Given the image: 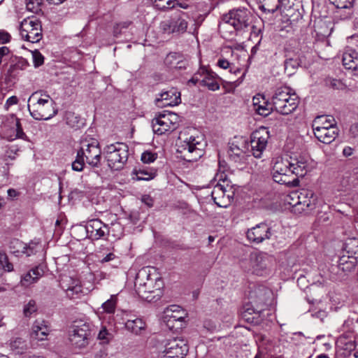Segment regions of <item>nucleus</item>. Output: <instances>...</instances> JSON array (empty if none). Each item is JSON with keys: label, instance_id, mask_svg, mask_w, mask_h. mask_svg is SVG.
<instances>
[{"label": "nucleus", "instance_id": "nucleus-1", "mask_svg": "<svg viewBox=\"0 0 358 358\" xmlns=\"http://www.w3.org/2000/svg\"><path fill=\"white\" fill-rule=\"evenodd\" d=\"M35 92L28 99L27 108L31 116L36 120H48L55 116L57 110L53 99L46 94Z\"/></svg>", "mask_w": 358, "mask_h": 358}, {"label": "nucleus", "instance_id": "nucleus-2", "mask_svg": "<svg viewBox=\"0 0 358 358\" xmlns=\"http://www.w3.org/2000/svg\"><path fill=\"white\" fill-rule=\"evenodd\" d=\"M214 180L217 182L211 192L212 198L218 206L227 208L234 196L231 182L224 172L217 173Z\"/></svg>", "mask_w": 358, "mask_h": 358}, {"label": "nucleus", "instance_id": "nucleus-3", "mask_svg": "<svg viewBox=\"0 0 358 358\" xmlns=\"http://www.w3.org/2000/svg\"><path fill=\"white\" fill-rule=\"evenodd\" d=\"M271 174L273 180L289 187H296L299 180L294 177L289 157H276L272 161Z\"/></svg>", "mask_w": 358, "mask_h": 358}, {"label": "nucleus", "instance_id": "nucleus-4", "mask_svg": "<svg viewBox=\"0 0 358 358\" xmlns=\"http://www.w3.org/2000/svg\"><path fill=\"white\" fill-rule=\"evenodd\" d=\"M290 92L291 90L289 87H281L276 89L272 96L274 108L282 115L290 114L298 107V96Z\"/></svg>", "mask_w": 358, "mask_h": 358}, {"label": "nucleus", "instance_id": "nucleus-5", "mask_svg": "<svg viewBox=\"0 0 358 358\" xmlns=\"http://www.w3.org/2000/svg\"><path fill=\"white\" fill-rule=\"evenodd\" d=\"M252 14L245 8L232 9L224 15L219 28L220 31L226 30L229 26L236 31H243L248 28L251 22Z\"/></svg>", "mask_w": 358, "mask_h": 358}, {"label": "nucleus", "instance_id": "nucleus-6", "mask_svg": "<svg viewBox=\"0 0 358 358\" xmlns=\"http://www.w3.org/2000/svg\"><path fill=\"white\" fill-rule=\"evenodd\" d=\"M103 154L108 166L114 170H120L128 159L129 148L124 143L116 142L106 145Z\"/></svg>", "mask_w": 358, "mask_h": 358}, {"label": "nucleus", "instance_id": "nucleus-7", "mask_svg": "<svg viewBox=\"0 0 358 358\" xmlns=\"http://www.w3.org/2000/svg\"><path fill=\"white\" fill-rule=\"evenodd\" d=\"M178 151L184 155L187 161H196L203 155V138L200 136H185L181 134Z\"/></svg>", "mask_w": 358, "mask_h": 358}, {"label": "nucleus", "instance_id": "nucleus-8", "mask_svg": "<svg viewBox=\"0 0 358 358\" xmlns=\"http://www.w3.org/2000/svg\"><path fill=\"white\" fill-rule=\"evenodd\" d=\"M180 117L174 113H159L152 120V131L158 135L173 131L179 125Z\"/></svg>", "mask_w": 358, "mask_h": 358}, {"label": "nucleus", "instance_id": "nucleus-9", "mask_svg": "<svg viewBox=\"0 0 358 358\" xmlns=\"http://www.w3.org/2000/svg\"><path fill=\"white\" fill-rule=\"evenodd\" d=\"M22 38L31 43H37L42 38V26L36 17L24 19L20 25Z\"/></svg>", "mask_w": 358, "mask_h": 358}, {"label": "nucleus", "instance_id": "nucleus-10", "mask_svg": "<svg viewBox=\"0 0 358 358\" xmlns=\"http://www.w3.org/2000/svg\"><path fill=\"white\" fill-rule=\"evenodd\" d=\"M188 350V345L184 339H167L165 341L164 350L160 352V358H184Z\"/></svg>", "mask_w": 358, "mask_h": 358}, {"label": "nucleus", "instance_id": "nucleus-11", "mask_svg": "<svg viewBox=\"0 0 358 358\" xmlns=\"http://www.w3.org/2000/svg\"><path fill=\"white\" fill-rule=\"evenodd\" d=\"M92 166H98L101 159V150L96 139H84L81 141L80 149L78 151Z\"/></svg>", "mask_w": 358, "mask_h": 358}, {"label": "nucleus", "instance_id": "nucleus-12", "mask_svg": "<svg viewBox=\"0 0 358 358\" xmlns=\"http://www.w3.org/2000/svg\"><path fill=\"white\" fill-rule=\"evenodd\" d=\"M218 79V76L215 73L205 67H201L189 80V83L206 87L210 91H217L220 89Z\"/></svg>", "mask_w": 358, "mask_h": 358}, {"label": "nucleus", "instance_id": "nucleus-13", "mask_svg": "<svg viewBox=\"0 0 358 358\" xmlns=\"http://www.w3.org/2000/svg\"><path fill=\"white\" fill-rule=\"evenodd\" d=\"M164 283L159 274H155L152 278L145 285V294L137 293L143 300L148 302L156 301L162 296V288Z\"/></svg>", "mask_w": 358, "mask_h": 358}, {"label": "nucleus", "instance_id": "nucleus-14", "mask_svg": "<svg viewBox=\"0 0 358 358\" xmlns=\"http://www.w3.org/2000/svg\"><path fill=\"white\" fill-rule=\"evenodd\" d=\"M90 335V324L81 322L73 326L69 339L76 348H82L87 345Z\"/></svg>", "mask_w": 358, "mask_h": 358}, {"label": "nucleus", "instance_id": "nucleus-15", "mask_svg": "<svg viewBox=\"0 0 358 358\" xmlns=\"http://www.w3.org/2000/svg\"><path fill=\"white\" fill-rule=\"evenodd\" d=\"M291 168L294 177L298 179L299 177H303L308 171L313 169V162L306 155H294L289 157Z\"/></svg>", "mask_w": 358, "mask_h": 358}, {"label": "nucleus", "instance_id": "nucleus-16", "mask_svg": "<svg viewBox=\"0 0 358 358\" xmlns=\"http://www.w3.org/2000/svg\"><path fill=\"white\" fill-rule=\"evenodd\" d=\"M269 135L268 131L262 129L254 131L251 135V152L256 158H260L266 148Z\"/></svg>", "mask_w": 358, "mask_h": 358}, {"label": "nucleus", "instance_id": "nucleus-17", "mask_svg": "<svg viewBox=\"0 0 358 358\" xmlns=\"http://www.w3.org/2000/svg\"><path fill=\"white\" fill-rule=\"evenodd\" d=\"M187 28V22L179 15L163 20L159 24L160 30L167 34L184 33Z\"/></svg>", "mask_w": 358, "mask_h": 358}, {"label": "nucleus", "instance_id": "nucleus-18", "mask_svg": "<svg viewBox=\"0 0 358 358\" xmlns=\"http://www.w3.org/2000/svg\"><path fill=\"white\" fill-rule=\"evenodd\" d=\"M250 266L252 272L262 275L271 264V258L266 253L253 252L250 255Z\"/></svg>", "mask_w": 358, "mask_h": 358}, {"label": "nucleus", "instance_id": "nucleus-19", "mask_svg": "<svg viewBox=\"0 0 358 358\" xmlns=\"http://www.w3.org/2000/svg\"><path fill=\"white\" fill-rule=\"evenodd\" d=\"M293 196L298 199V203H294L293 207L299 211H306L313 209L315 205L313 193L308 189H302L300 192H293Z\"/></svg>", "mask_w": 358, "mask_h": 358}, {"label": "nucleus", "instance_id": "nucleus-20", "mask_svg": "<svg viewBox=\"0 0 358 358\" xmlns=\"http://www.w3.org/2000/svg\"><path fill=\"white\" fill-rule=\"evenodd\" d=\"M155 274H159L156 268L152 266L143 267L138 271L136 275L134 287L136 293L145 294L144 286L153 278Z\"/></svg>", "mask_w": 358, "mask_h": 358}, {"label": "nucleus", "instance_id": "nucleus-21", "mask_svg": "<svg viewBox=\"0 0 358 358\" xmlns=\"http://www.w3.org/2000/svg\"><path fill=\"white\" fill-rule=\"evenodd\" d=\"M271 231L269 227L265 223H260L248 230V239L255 243H260L264 240L270 238Z\"/></svg>", "mask_w": 358, "mask_h": 358}, {"label": "nucleus", "instance_id": "nucleus-22", "mask_svg": "<svg viewBox=\"0 0 358 358\" xmlns=\"http://www.w3.org/2000/svg\"><path fill=\"white\" fill-rule=\"evenodd\" d=\"M158 107L174 106L181 102L180 93L174 88L160 93L155 99Z\"/></svg>", "mask_w": 358, "mask_h": 358}, {"label": "nucleus", "instance_id": "nucleus-23", "mask_svg": "<svg viewBox=\"0 0 358 358\" xmlns=\"http://www.w3.org/2000/svg\"><path fill=\"white\" fill-rule=\"evenodd\" d=\"M60 286L71 299L78 298L83 293L80 282L71 277H65L61 280Z\"/></svg>", "mask_w": 358, "mask_h": 358}, {"label": "nucleus", "instance_id": "nucleus-24", "mask_svg": "<svg viewBox=\"0 0 358 358\" xmlns=\"http://www.w3.org/2000/svg\"><path fill=\"white\" fill-rule=\"evenodd\" d=\"M164 314V322L170 329L175 328V322H181L184 318L183 310L180 306L176 305L166 308Z\"/></svg>", "mask_w": 358, "mask_h": 358}, {"label": "nucleus", "instance_id": "nucleus-25", "mask_svg": "<svg viewBox=\"0 0 358 358\" xmlns=\"http://www.w3.org/2000/svg\"><path fill=\"white\" fill-rule=\"evenodd\" d=\"M86 231L91 238L99 240L108 234L106 224L98 219L90 220L86 225Z\"/></svg>", "mask_w": 358, "mask_h": 358}, {"label": "nucleus", "instance_id": "nucleus-26", "mask_svg": "<svg viewBox=\"0 0 358 358\" xmlns=\"http://www.w3.org/2000/svg\"><path fill=\"white\" fill-rule=\"evenodd\" d=\"M337 353L343 357L349 356L355 349V342L352 334L348 332L337 339Z\"/></svg>", "mask_w": 358, "mask_h": 358}, {"label": "nucleus", "instance_id": "nucleus-27", "mask_svg": "<svg viewBox=\"0 0 358 358\" xmlns=\"http://www.w3.org/2000/svg\"><path fill=\"white\" fill-rule=\"evenodd\" d=\"M50 331L47 322L43 320H36L31 327V336L38 341H45Z\"/></svg>", "mask_w": 358, "mask_h": 358}, {"label": "nucleus", "instance_id": "nucleus-28", "mask_svg": "<svg viewBox=\"0 0 358 358\" xmlns=\"http://www.w3.org/2000/svg\"><path fill=\"white\" fill-rule=\"evenodd\" d=\"M44 274V267L43 266H36L25 273L21 279V285L23 287H29L36 282Z\"/></svg>", "mask_w": 358, "mask_h": 358}, {"label": "nucleus", "instance_id": "nucleus-29", "mask_svg": "<svg viewBox=\"0 0 358 358\" xmlns=\"http://www.w3.org/2000/svg\"><path fill=\"white\" fill-rule=\"evenodd\" d=\"M343 64L345 69L358 70V52L355 50L348 48L343 55Z\"/></svg>", "mask_w": 358, "mask_h": 358}, {"label": "nucleus", "instance_id": "nucleus-30", "mask_svg": "<svg viewBox=\"0 0 358 358\" xmlns=\"http://www.w3.org/2000/svg\"><path fill=\"white\" fill-rule=\"evenodd\" d=\"M252 104L254 110L260 115L267 116L270 114L271 108L264 95L258 94L253 96Z\"/></svg>", "mask_w": 358, "mask_h": 358}, {"label": "nucleus", "instance_id": "nucleus-31", "mask_svg": "<svg viewBox=\"0 0 358 358\" xmlns=\"http://www.w3.org/2000/svg\"><path fill=\"white\" fill-rule=\"evenodd\" d=\"M29 66V63L26 59L18 57L16 62L9 66L7 75L10 78H15L20 74L21 71H25Z\"/></svg>", "mask_w": 358, "mask_h": 358}, {"label": "nucleus", "instance_id": "nucleus-32", "mask_svg": "<svg viewBox=\"0 0 358 358\" xmlns=\"http://www.w3.org/2000/svg\"><path fill=\"white\" fill-rule=\"evenodd\" d=\"M124 326L129 331L135 335L142 334L147 327L145 322L140 317L128 320Z\"/></svg>", "mask_w": 358, "mask_h": 358}, {"label": "nucleus", "instance_id": "nucleus-33", "mask_svg": "<svg viewBox=\"0 0 358 358\" xmlns=\"http://www.w3.org/2000/svg\"><path fill=\"white\" fill-rule=\"evenodd\" d=\"M157 176V170L153 168H135L132 171V179L135 180H150Z\"/></svg>", "mask_w": 358, "mask_h": 358}, {"label": "nucleus", "instance_id": "nucleus-34", "mask_svg": "<svg viewBox=\"0 0 358 358\" xmlns=\"http://www.w3.org/2000/svg\"><path fill=\"white\" fill-rule=\"evenodd\" d=\"M335 127V120L333 117L320 115L315 118L312 127L313 132Z\"/></svg>", "mask_w": 358, "mask_h": 358}, {"label": "nucleus", "instance_id": "nucleus-35", "mask_svg": "<svg viewBox=\"0 0 358 358\" xmlns=\"http://www.w3.org/2000/svg\"><path fill=\"white\" fill-rule=\"evenodd\" d=\"M315 137L322 143L330 144L336 140V127H331L314 132Z\"/></svg>", "mask_w": 358, "mask_h": 358}, {"label": "nucleus", "instance_id": "nucleus-36", "mask_svg": "<svg viewBox=\"0 0 358 358\" xmlns=\"http://www.w3.org/2000/svg\"><path fill=\"white\" fill-rule=\"evenodd\" d=\"M243 145L241 146L238 142H231L229 143L228 155L229 158L235 162L242 161L245 157V151Z\"/></svg>", "mask_w": 358, "mask_h": 358}, {"label": "nucleus", "instance_id": "nucleus-37", "mask_svg": "<svg viewBox=\"0 0 358 358\" xmlns=\"http://www.w3.org/2000/svg\"><path fill=\"white\" fill-rule=\"evenodd\" d=\"M355 0H337V13H341L345 10V15H341V20H346L351 17L352 14V4Z\"/></svg>", "mask_w": 358, "mask_h": 358}, {"label": "nucleus", "instance_id": "nucleus-38", "mask_svg": "<svg viewBox=\"0 0 358 358\" xmlns=\"http://www.w3.org/2000/svg\"><path fill=\"white\" fill-rule=\"evenodd\" d=\"M270 295V291L264 287H258L250 294L251 299L254 302L259 304H265L267 298Z\"/></svg>", "mask_w": 358, "mask_h": 358}, {"label": "nucleus", "instance_id": "nucleus-39", "mask_svg": "<svg viewBox=\"0 0 358 358\" xmlns=\"http://www.w3.org/2000/svg\"><path fill=\"white\" fill-rule=\"evenodd\" d=\"M337 267L338 268L339 271H342L343 272H351L352 271H355V259L350 258L349 256H343L341 258H340Z\"/></svg>", "mask_w": 358, "mask_h": 358}, {"label": "nucleus", "instance_id": "nucleus-40", "mask_svg": "<svg viewBox=\"0 0 358 358\" xmlns=\"http://www.w3.org/2000/svg\"><path fill=\"white\" fill-rule=\"evenodd\" d=\"M10 252L17 256L24 255L26 251L25 243L18 239H13L10 242Z\"/></svg>", "mask_w": 358, "mask_h": 358}, {"label": "nucleus", "instance_id": "nucleus-41", "mask_svg": "<svg viewBox=\"0 0 358 358\" xmlns=\"http://www.w3.org/2000/svg\"><path fill=\"white\" fill-rule=\"evenodd\" d=\"M117 302V297L116 294H113L110 298L105 301L101 308L103 311L108 314H113L115 313Z\"/></svg>", "mask_w": 358, "mask_h": 358}, {"label": "nucleus", "instance_id": "nucleus-42", "mask_svg": "<svg viewBox=\"0 0 358 358\" xmlns=\"http://www.w3.org/2000/svg\"><path fill=\"white\" fill-rule=\"evenodd\" d=\"M26 251L24 254L27 257H29L36 254L37 252L42 250V245L38 240L31 241L29 244L25 243Z\"/></svg>", "mask_w": 358, "mask_h": 358}, {"label": "nucleus", "instance_id": "nucleus-43", "mask_svg": "<svg viewBox=\"0 0 358 358\" xmlns=\"http://www.w3.org/2000/svg\"><path fill=\"white\" fill-rule=\"evenodd\" d=\"M154 6L161 10H167L175 7L176 0H152Z\"/></svg>", "mask_w": 358, "mask_h": 358}, {"label": "nucleus", "instance_id": "nucleus-44", "mask_svg": "<svg viewBox=\"0 0 358 358\" xmlns=\"http://www.w3.org/2000/svg\"><path fill=\"white\" fill-rule=\"evenodd\" d=\"M13 269V266L8 262V259L6 253L0 252V277L3 271L10 272Z\"/></svg>", "mask_w": 358, "mask_h": 358}, {"label": "nucleus", "instance_id": "nucleus-45", "mask_svg": "<svg viewBox=\"0 0 358 358\" xmlns=\"http://www.w3.org/2000/svg\"><path fill=\"white\" fill-rule=\"evenodd\" d=\"M10 346L12 350L17 353H22L27 348L25 341L21 338H15L10 341Z\"/></svg>", "mask_w": 358, "mask_h": 358}, {"label": "nucleus", "instance_id": "nucleus-46", "mask_svg": "<svg viewBox=\"0 0 358 358\" xmlns=\"http://www.w3.org/2000/svg\"><path fill=\"white\" fill-rule=\"evenodd\" d=\"M72 169L76 171H81L85 166V158L79 152H77L76 159L72 162Z\"/></svg>", "mask_w": 358, "mask_h": 358}, {"label": "nucleus", "instance_id": "nucleus-47", "mask_svg": "<svg viewBox=\"0 0 358 358\" xmlns=\"http://www.w3.org/2000/svg\"><path fill=\"white\" fill-rule=\"evenodd\" d=\"M42 0H26V8L32 13H38L41 10Z\"/></svg>", "mask_w": 358, "mask_h": 358}, {"label": "nucleus", "instance_id": "nucleus-48", "mask_svg": "<svg viewBox=\"0 0 358 358\" xmlns=\"http://www.w3.org/2000/svg\"><path fill=\"white\" fill-rule=\"evenodd\" d=\"M37 306L35 301L30 300L24 305L23 308V313L25 317H30L33 313L36 312Z\"/></svg>", "mask_w": 358, "mask_h": 358}, {"label": "nucleus", "instance_id": "nucleus-49", "mask_svg": "<svg viewBox=\"0 0 358 358\" xmlns=\"http://www.w3.org/2000/svg\"><path fill=\"white\" fill-rule=\"evenodd\" d=\"M31 52L34 67L38 68L43 65L44 63V57L42 54L37 50H33Z\"/></svg>", "mask_w": 358, "mask_h": 358}, {"label": "nucleus", "instance_id": "nucleus-50", "mask_svg": "<svg viewBox=\"0 0 358 358\" xmlns=\"http://www.w3.org/2000/svg\"><path fill=\"white\" fill-rule=\"evenodd\" d=\"M157 158V154L150 151H145L141 155V161L144 164H150L154 162Z\"/></svg>", "mask_w": 358, "mask_h": 358}, {"label": "nucleus", "instance_id": "nucleus-51", "mask_svg": "<svg viewBox=\"0 0 358 358\" xmlns=\"http://www.w3.org/2000/svg\"><path fill=\"white\" fill-rule=\"evenodd\" d=\"M112 337V334L108 332L106 327H103L98 334V339L103 344L108 343Z\"/></svg>", "mask_w": 358, "mask_h": 358}, {"label": "nucleus", "instance_id": "nucleus-52", "mask_svg": "<svg viewBox=\"0 0 358 358\" xmlns=\"http://www.w3.org/2000/svg\"><path fill=\"white\" fill-rule=\"evenodd\" d=\"M15 127H16L15 128V130H16L15 136V138H10V141H13L15 138L26 139L27 136L23 131L20 120L17 118L16 119V121H15Z\"/></svg>", "mask_w": 358, "mask_h": 358}, {"label": "nucleus", "instance_id": "nucleus-53", "mask_svg": "<svg viewBox=\"0 0 358 358\" xmlns=\"http://www.w3.org/2000/svg\"><path fill=\"white\" fill-rule=\"evenodd\" d=\"M299 66V63L294 59H287L285 62V68L286 71H291L294 70Z\"/></svg>", "mask_w": 358, "mask_h": 358}, {"label": "nucleus", "instance_id": "nucleus-54", "mask_svg": "<svg viewBox=\"0 0 358 358\" xmlns=\"http://www.w3.org/2000/svg\"><path fill=\"white\" fill-rule=\"evenodd\" d=\"M129 24H130V22H120L118 24H116L114 26V30H113L114 35L115 36H117L119 34H121L122 29L128 28Z\"/></svg>", "mask_w": 358, "mask_h": 358}, {"label": "nucleus", "instance_id": "nucleus-55", "mask_svg": "<svg viewBox=\"0 0 358 358\" xmlns=\"http://www.w3.org/2000/svg\"><path fill=\"white\" fill-rule=\"evenodd\" d=\"M117 257L115 255L113 251H110L106 255H103L102 258L100 259L99 262L101 264L109 262L117 259Z\"/></svg>", "mask_w": 358, "mask_h": 358}, {"label": "nucleus", "instance_id": "nucleus-56", "mask_svg": "<svg viewBox=\"0 0 358 358\" xmlns=\"http://www.w3.org/2000/svg\"><path fill=\"white\" fill-rule=\"evenodd\" d=\"M233 63H230L227 59L224 58H220L217 61V66L223 69H229V71L231 72V66Z\"/></svg>", "mask_w": 358, "mask_h": 358}, {"label": "nucleus", "instance_id": "nucleus-57", "mask_svg": "<svg viewBox=\"0 0 358 358\" xmlns=\"http://www.w3.org/2000/svg\"><path fill=\"white\" fill-rule=\"evenodd\" d=\"M11 39L10 34L5 30H0V44L9 43Z\"/></svg>", "mask_w": 358, "mask_h": 358}, {"label": "nucleus", "instance_id": "nucleus-58", "mask_svg": "<svg viewBox=\"0 0 358 358\" xmlns=\"http://www.w3.org/2000/svg\"><path fill=\"white\" fill-rule=\"evenodd\" d=\"M18 103V99L16 96H12L9 97L4 105V108L6 110H8L10 107L16 105Z\"/></svg>", "mask_w": 358, "mask_h": 358}, {"label": "nucleus", "instance_id": "nucleus-59", "mask_svg": "<svg viewBox=\"0 0 358 358\" xmlns=\"http://www.w3.org/2000/svg\"><path fill=\"white\" fill-rule=\"evenodd\" d=\"M7 193H8V196L10 199H14L20 195L19 192H17L16 189H12V188L8 189L7 191Z\"/></svg>", "mask_w": 358, "mask_h": 358}, {"label": "nucleus", "instance_id": "nucleus-60", "mask_svg": "<svg viewBox=\"0 0 358 358\" xmlns=\"http://www.w3.org/2000/svg\"><path fill=\"white\" fill-rule=\"evenodd\" d=\"M285 201L289 204L291 206L293 207V203H298V199H295L294 196H293V192H291L289 195L287 196L286 199H285Z\"/></svg>", "mask_w": 358, "mask_h": 358}, {"label": "nucleus", "instance_id": "nucleus-61", "mask_svg": "<svg viewBox=\"0 0 358 358\" xmlns=\"http://www.w3.org/2000/svg\"><path fill=\"white\" fill-rule=\"evenodd\" d=\"M176 54L175 53H172V54H169L166 57V59H165V62L166 64L168 65H170L171 66H174V67H176V66L173 65V62H172V60L176 59Z\"/></svg>", "mask_w": 358, "mask_h": 358}, {"label": "nucleus", "instance_id": "nucleus-62", "mask_svg": "<svg viewBox=\"0 0 358 358\" xmlns=\"http://www.w3.org/2000/svg\"><path fill=\"white\" fill-rule=\"evenodd\" d=\"M354 149L350 146H346L343 150V155L344 157H350L353 154Z\"/></svg>", "mask_w": 358, "mask_h": 358}, {"label": "nucleus", "instance_id": "nucleus-63", "mask_svg": "<svg viewBox=\"0 0 358 358\" xmlns=\"http://www.w3.org/2000/svg\"><path fill=\"white\" fill-rule=\"evenodd\" d=\"M350 131L353 136H358V122L354 123L350 126Z\"/></svg>", "mask_w": 358, "mask_h": 358}, {"label": "nucleus", "instance_id": "nucleus-64", "mask_svg": "<svg viewBox=\"0 0 358 358\" xmlns=\"http://www.w3.org/2000/svg\"><path fill=\"white\" fill-rule=\"evenodd\" d=\"M10 53V50L6 46H2L0 48V57L3 58L5 56L8 55Z\"/></svg>", "mask_w": 358, "mask_h": 358}]
</instances>
